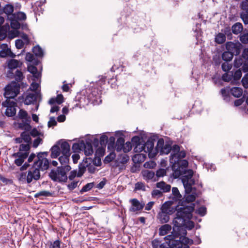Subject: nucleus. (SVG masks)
I'll return each mask as SVG.
<instances>
[{
  "instance_id": "obj_2",
  "label": "nucleus",
  "mask_w": 248,
  "mask_h": 248,
  "mask_svg": "<svg viewBox=\"0 0 248 248\" xmlns=\"http://www.w3.org/2000/svg\"><path fill=\"white\" fill-rule=\"evenodd\" d=\"M173 233L164 237L165 243L160 244V241L157 239H155L152 241L153 248H189L188 245L193 244V240L191 239L184 238V245L180 239H178L179 237L173 235ZM180 239V238H179Z\"/></svg>"
},
{
  "instance_id": "obj_11",
  "label": "nucleus",
  "mask_w": 248,
  "mask_h": 248,
  "mask_svg": "<svg viewBox=\"0 0 248 248\" xmlns=\"http://www.w3.org/2000/svg\"><path fill=\"white\" fill-rule=\"evenodd\" d=\"M29 156V153H22L18 152L12 155L13 157L16 158L14 163L18 167L21 166L24 163L25 160Z\"/></svg>"
},
{
  "instance_id": "obj_5",
  "label": "nucleus",
  "mask_w": 248,
  "mask_h": 248,
  "mask_svg": "<svg viewBox=\"0 0 248 248\" xmlns=\"http://www.w3.org/2000/svg\"><path fill=\"white\" fill-rule=\"evenodd\" d=\"M188 162L186 160L182 159L173 164L172 166L173 170V176L175 178H179L180 176L186 174L188 170H187Z\"/></svg>"
},
{
  "instance_id": "obj_38",
  "label": "nucleus",
  "mask_w": 248,
  "mask_h": 248,
  "mask_svg": "<svg viewBox=\"0 0 248 248\" xmlns=\"http://www.w3.org/2000/svg\"><path fill=\"white\" fill-rule=\"evenodd\" d=\"M221 57L223 61L227 62L232 61L233 56L232 52L225 51L222 54Z\"/></svg>"
},
{
  "instance_id": "obj_42",
  "label": "nucleus",
  "mask_w": 248,
  "mask_h": 248,
  "mask_svg": "<svg viewBox=\"0 0 248 248\" xmlns=\"http://www.w3.org/2000/svg\"><path fill=\"white\" fill-rule=\"evenodd\" d=\"M115 138L113 136L109 138L108 141V148L109 150H112L115 147Z\"/></svg>"
},
{
  "instance_id": "obj_45",
  "label": "nucleus",
  "mask_w": 248,
  "mask_h": 248,
  "mask_svg": "<svg viewBox=\"0 0 248 248\" xmlns=\"http://www.w3.org/2000/svg\"><path fill=\"white\" fill-rule=\"evenodd\" d=\"M220 93L221 94L222 97L224 100L226 102H228L230 101V94L229 92L227 91L225 88H222L220 90Z\"/></svg>"
},
{
  "instance_id": "obj_61",
  "label": "nucleus",
  "mask_w": 248,
  "mask_h": 248,
  "mask_svg": "<svg viewBox=\"0 0 248 248\" xmlns=\"http://www.w3.org/2000/svg\"><path fill=\"white\" fill-rule=\"evenodd\" d=\"M135 189L136 190H145V187L143 183L141 182H138L135 184Z\"/></svg>"
},
{
  "instance_id": "obj_43",
  "label": "nucleus",
  "mask_w": 248,
  "mask_h": 248,
  "mask_svg": "<svg viewBox=\"0 0 248 248\" xmlns=\"http://www.w3.org/2000/svg\"><path fill=\"white\" fill-rule=\"evenodd\" d=\"M30 143H27L26 144H21L19 148V152H24V153H29L31 149Z\"/></svg>"
},
{
  "instance_id": "obj_37",
  "label": "nucleus",
  "mask_w": 248,
  "mask_h": 248,
  "mask_svg": "<svg viewBox=\"0 0 248 248\" xmlns=\"http://www.w3.org/2000/svg\"><path fill=\"white\" fill-rule=\"evenodd\" d=\"M2 107L5 108L8 107H16L17 106V103L14 101H11L10 99H7L1 104Z\"/></svg>"
},
{
  "instance_id": "obj_49",
  "label": "nucleus",
  "mask_w": 248,
  "mask_h": 248,
  "mask_svg": "<svg viewBox=\"0 0 248 248\" xmlns=\"http://www.w3.org/2000/svg\"><path fill=\"white\" fill-rule=\"evenodd\" d=\"M235 46H236L235 44L231 42H227L226 44V51L232 52L234 50Z\"/></svg>"
},
{
  "instance_id": "obj_51",
  "label": "nucleus",
  "mask_w": 248,
  "mask_h": 248,
  "mask_svg": "<svg viewBox=\"0 0 248 248\" xmlns=\"http://www.w3.org/2000/svg\"><path fill=\"white\" fill-rule=\"evenodd\" d=\"M83 141L80 143H74L72 145V149L74 152L78 150H82Z\"/></svg>"
},
{
  "instance_id": "obj_53",
  "label": "nucleus",
  "mask_w": 248,
  "mask_h": 248,
  "mask_svg": "<svg viewBox=\"0 0 248 248\" xmlns=\"http://www.w3.org/2000/svg\"><path fill=\"white\" fill-rule=\"evenodd\" d=\"M18 116L20 119L27 120L29 119L28 118V113L26 111L23 109H20L18 112Z\"/></svg>"
},
{
  "instance_id": "obj_46",
  "label": "nucleus",
  "mask_w": 248,
  "mask_h": 248,
  "mask_svg": "<svg viewBox=\"0 0 248 248\" xmlns=\"http://www.w3.org/2000/svg\"><path fill=\"white\" fill-rule=\"evenodd\" d=\"M245 12L240 14V17L245 24H248V10H243Z\"/></svg>"
},
{
  "instance_id": "obj_1",
  "label": "nucleus",
  "mask_w": 248,
  "mask_h": 248,
  "mask_svg": "<svg viewBox=\"0 0 248 248\" xmlns=\"http://www.w3.org/2000/svg\"><path fill=\"white\" fill-rule=\"evenodd\" d=\"M194 208V204L179 208L173 221L174 226L171 233L179 237L178 239L180 238V239L184 245L185 243L183 239H189L186 237L187 234L186 229L190 230L194 227V223L190 220Z\"/></svg>"
},
{
  "instance_id": "obj_56",
  "label": "nucleus",
  "mask_w": 248,
  "mask_h": 248,
  "mask_svg": "<svg viewBox=\"0 0 248 248\" xmlns=\"http://www.w3.org/2000/svg\"><path fill=\"white\" fill-rule=\"evenodd\" d=\"M161 190L158 189H154L152 192V196L153 198H160L162 196L163 194Z\"/></svg>"
},
{
  "instance_id": "obj_22",
  "label": "nucleus",
  "mask_w": 248,
  "mask_h": 248,
  "mask_svg": "<svg viewBox=\"0 0 248 248\" xmlns=\"http://www.w3.org/2000/svg\"><path fill=\"white\" fill-rule=\"evenodd\" d=\"M170 215V214L160 211L158 214L157 218L161 223H166L169 221Z\"/></svg>"
},
{
  "instance_id": "obj_28",
  "label": "nucleus",
  "mask_w": 248,
  "mask_h": 248,
  "mask_svg": "<svg viewBox=\"0 0 248 248\" xmlns=\"http://www.w3.org/2000/svg\"><path fill=\"white\" fill-rule=\"evenodd\" d=\"M171 229V226L169 224H165L160 227L159 229V234L165 235L167 234Z\"/></svg>"
},
{
  "instance_id": "obj_21",
  "label": "nucleus",
  "mask_w": 248,
  "mask_h": 248,
  "mask_svg": "<svg viewBox=\"0 0 248 248\" xmlns=\"http://www.w3.org/2000/svg\"><path fill=\"white\" fill-rule=\"evenodd\" d=\"M187 196L185 197V200L183 201V205H182V207L189 206L191 204H193L192 203H190L193 202L195 201L196 198V194L195 193H192L191 194H188Z\"/></svg>"
},
{
  "instance_id": "obj_13",
  "label": "nucleus",
  "mask_w": 248,
  "mask_h": 248,
  "mask_svg": "<svg viewBox=\"0 0 248 248\" xmlns=\"http://www.w3.org/2000/svg\"><path fill=\"white\" fill-rule=\"evenodd\" d=\"M173 202L172 201H168L164 203L161 208L160 211L168 213L169 214H172L175 211H178V209L177 208L178 206H176L175 208L172 206Z\"/></svg>"
},
{
  "instance_id": "obj_3",
  "label": "nucleus",
  "mask_w": 248,
  "mask_h": 248,
  "mask_svg": "<svg viewBox=\"0 0 248 248\" xmlns=\"http://www.w3.org/2000/svg\"><path fill=\"white\" fill-rule=\"evenodd\" d=\"M70 155H62L59 158L61 166L55 169H52L49 173V177L54 182H66L67 180L66 173L71 169L67 164L69 162Z\"/></svg>"
},
{
  "instance_id": "obj_52",
  "label": "nucleus",
  "mask_w": 248,
  "mask_h": 248,
  "mask_svg": "<svg viewBox=\"0 0 248 248\" xmlns=\"http://www.w3.org/2000/svg\"><path fill=\"white\" fill-rule=\"evenodd\" d=\"M28 71L31 73L34 77L37 74V69L35 66L32 65H28Z\"/></svg>"
},
{
  "instance_id": "obj_63",
  "label": "nucleus",
  "mask_w": 248,
  "mask_h": 248,
  "mask_svg": "<svg viewBox=\"0 0 248 248\" xmlns=\"http://www.w3.org/2000/svg\"><path fill=\"white\" fill-rule=\"evenodd\" d=\"M16 17L18 20H24L26 19L27 17L26 14L24 13L19 12L17 13Z\"/></svg>"
},
{
  "instance_id": "obj_18",
  "label": "nucleus",
  "mask_w": 248,
  "mask_h": 248,
  "mask_svg": "<svg viewBox=\"0 0 248 248\" xmlns=\"http://www.w3.org/2000/svg\"><path fill=\"white\" fill-rule=\"evenodd\" d=\"M84 150L86 155L89 156L93 153V150L91 142L87 141L85 143L83 141L82 150Z\"/></svg>"
},
{
  "instance_id": "obj_60",
  "label": "nucleus",
  "mask_w": 248,
  "mask_h": 248,
  "mask_svg": "<svg viewBox=\"0 0 248 248\" xmlns=\"http://www.w3.org/2000/svg\"><path fill=\"white\" fill-rule=\"evenodd\" d=\"M166 175V170L164 169H159L156 172V176L157 177H163Z\"/></svg>"
},
{
  "instance_id": "obj_30",
  "label": "nucleus",
  "mask_w": 248,
  "mask_h": 248,
  "mask_svg": "<svg viewBox=\"0 0 248 248\" xmlns=\"http://www.w3.org/2000/svg\"><path fill=\"white\" fill-rule=\"evenodd\" d=\"M31 121L30 117H29V119L25 120V122L23 120L22 123L19 124V127L22 129H24L29 130L31 128V126L30 124Z\"/></svg>"
},
{
  "instance_id": "obj_48",
  "label": "nucleus",
  "mask_w": 248,
  "mask_h": 248,
  "mask_svg": "<svg viewBox=\"0 0 248 248\" xmlns=\"http://www.w3.org/2000/svg\"><path fill=\"white\" fill-rule=\"evenodd\" d=\"M51 193L47 191H40L37 193H36L34 195V197L36 198L39 197L40 196H44V197H49L51 196Z\"/></svg>"
},
{
  "instance_id": "obj_39",
  "label": "nucleus",
  "mask_w": 248,
  "mask_h": 248,
  "mask_svg": "<svg viewBox=\"0 0 248 248\" xmlns=\"http://www.w3.org/2000/svg\"><path fill=\"white\" fill-rule=\"evenodd\" d=\"M3 12L8 16H11L14 12V6L10 4H6L3 9Z\"/></svg>"
},
{
  "instance_id": "obj_32",
  "label": "nucleus",
  "mask_w": 248,
  "mask_h": 248,
  "mask_svg": "<svg viewBox=\"0 0 248 248\" xmlns=\"http://www.w3.org/2000/svg\"><path fill=\"white\" fill-rule=\"evenodd\" d=\"M226 41V36L224 33H218L215 37V41L218 44H222Z\"/></svg>"
},
{
  "instance_id": "obj_59",
  "label": "nucleus",
  "mask_w": 248,
  "mask_h": 248,
  "mask_svg": "<svg viewBox=\"0 0 248 248\" xmlns=\"http://www.w3.org/2000/svg\"><path fill=\"white\" fill-rule=\"evenodd\" d=\"M196 213L200 215L201 216H204L206 213V208L204 206H202L199 208Z\"/></svg>"
},
{
  "instance_id": "obj_7",
  "label": "nucleus",
  "mask_w": 248,
  "mask_h": 248,
  "mask_svg": "<svg viewBox=\"0 0 248 248\" xmlns=\"http://www.w3.org/2000/svg\"><path fill=\"white\" fill-rule=\"evenodd\" d=\"M40 170H42L39 164H35L34 162L32 166L27 171V183L30 184L33 180L36 181L39 180L41 177Z\"/></svg>"
},
{
  "instance_id": "obj_12",
  "label": "nucleus",
  "mask_w": 248,
  "mask_h": 248,
  "mask_svg": "<svg viewBox=\"0 0 248 248\" xmlns=\"http://www.w3.org/2000/svg\"><path fill=\"white\" fill-rule=\"evenodd\" d=\"M93 162V159L90 157L84 158L82 162L80 163L78 165L79 170L77 174V176L78 177H81L85 172L87 166L92 163Z\"/></svg>"
},
{
  "instance_id": "obj_64",
  "label": "nucleus",
  "mask_w": 248,
  "mask_h": 248,
  "mask_svg": "<svg viewBox=\"0 0 248 248\" xmlns=\"http://www.w3.org/2000/svg\"><path fill=\"white\" fill-rule=\"evenodd\" d=\"M240 41L243 44L248 43V33H244L240 37Z\"/></svg>"
},
{
  "instance_id": "obj_36",
  "label": "nucleus",
  "mask_w": 248,
  "mask_h": 248,
  "mask_svg": "<svg viewBox=\"0 0 248 248\" xmlns=\"http://www.w3.org/2000/svg\"><path fill=\"white\" fill-rule=\"evenodd\" d=\"M23 140L26 143L31 144V138L30 134L26 131H23L20 134Z\"/></svg>"
},
{
  "instance_id": "obj_54",
  "label": "nucleus",
  "mask_w": 248,
  "mask_h": 248,
  "mask_svg": "<svg viewBox=\"0 0 248 248\" xmlns=\"http://www.w3.org/2000/svg\"><path fill=\"white\" fill-rule=\"evenodd\" d=\"M26 172H21L18 177V180L22 184L27 183V175Z\"/></svg>"
},
{
  "instance_id": "obj_55",
  "label": "nucleus",
  "mask_w": 248,
  "mask_h": 248,
  "mask_svg": "<svg viewBox=\"0 0 248 248\" xmlns=\"http://www.w3.org/2000/svg\"><path fill=\"white\" fill-rule=\"evenodd\" d=\"M242 85L245 89L248 88V73H247L241 80Z\"/></svg>"
},
{
  "instance_id": "obj_14",
  "label": "nucleus",
  "mask_w": 248,
  "mask_h": 248,
  "mask_svg": "<svg viewBox=\"0 0 248 248\" xmlns=\"http://www.w3.org/2000/svg\"><path fill=\"white\" fill-rule=\"evenodd\" d=\"M131 142L133 146H134V150L135 152L140 153L143 151V149H140L142 145V139L138 136H134L132 138Z\"/></svg>"
},
{
  "instance_id": "obj_6",
  "label": "nucleus",
  "mask_w": 248,
  "mask_h": 248,
  "mask_svg": "<svg viewBox=\"0 0 248 248\" xmlns=\"http://www.w3.org/2000/svg\"><path fill=\"white\" fill-rule=\"evenodd\" d=\"M193 175V171L192 170H188L186 174L182 175V182L186 194H190L193 189L192 186L195 184V180L192 178Z\"/></svg>"
},
{
  "instance_id": "obj_23",
  "label": "nucleus",
  "mask_w": 248,
  "mask_h": 248,
  "mask_svg": "<svg viewBox=\"0 0 248 248\" xmlns=\"http://www.w3.org/2000/svg\"><path fill=\"white\" fill-rule=\"evenodd\" d=\"M61 152L62 155H70V145L66 141L62 142L61 144Z\"/></svg>"
},
{
  "instance_id": "obj_15",
  "label": "nucleus",
  "mask_w": 248,
  "mask_h": 248,
  "mask_svg": "<svg viewBox=\"0 0 248 248\" xmlns=\"http://www.w3.org/2000/svg\"><path fill=\"white\" fill-rule=\"evenodd\" d=\"M130 202L132 204L131 207L129 208V211L130 212H135L140 211L145 205L144 203H140L137 199H131Z\"/></svg>"
},
{
  "instance_id": "obj_4",
  "label": "nucleus",
  "mask_w": 248,
  "mask_h": 248,
  "mask_svg": "<svg viewBox=\"0 0 248 248\" xmlns=\"http://www.w3.org/2000/svg\"><path fill=\"white\" fill-rule=\"evenodd\" d=\"M20 88L18 83L16 81H12L4 88V97L7 99H14L19 93Z\"/></svg>"
},
{
  "instance_id": "obj_9",
  "label": "nucleus",
  "mask_w": 248,
  "mask_h": 248,
  "mask_svg": "<svg viewBox=\"0 0 248 248\" xmlns=\"http://www.w3.org/2000/svg\"><path fill=\"white\" fill-rule=\"evenodd\" d=\"M48 154V152H47L39 153L36 156L37 159L34 161L35 164H39V166L41 168L42 171L46 170L49 168V162L46 157Z\"/></svg>"
},
{
  "instance_id": "obj_8",
  "label": "nucleus",
  "mask_w": 248,
  "mask_h": 248,
  "mask_svg": "<svg viewBox=\"0 0 248 248\" xmlns=\"http://www.w3.org/2000/svg\"><path fill=\"white\" fill-rule=\"evenodd\" d=\"M171 152V144L169 142L165 143L164 140L162 138L157 140V144L155 148L154 156H155L157 153L160 155H167Z\"/></svg>"
},
{
  "instance_id": "obj_58",
  "label": "nucleus",
  "mask_w": 248,
  "mask_h": 248,
  "mask_svg": "<svg viewBox=\"0 0 248 248\" xmlns=\"http://www.w3.org/2000/svg\"><path fill=\"white\" fill-rule=\"evenodd\" d=\"M10 51V48L2 49L0 51V58H5L8 56Z\"/></svg>"
},
{
  "instance_id": "obj_50",
  "label": "nucleus",
  "mask_w": 248,
  "mask_h": 248,
  "mask_svg": "<svg viewBox=\"0 0 248 248\" xmlns=\"http://www.w3.org/2000/svg\"><path fill=\"white\" fill-rule=\"evenodd\" d=\"M115 154L114 153H111L106 156L104 160L105 163H108L112 161L115 157Z\"/></svg>"
},
{
  "instance_id": "obj_25",
  "label": "nucleus",
  "mask_w": 248,
  "mask_h": 248,
  "mask_svg": "<svg viewBox=\"0 0 248 248\" xmlns=\"http://www.w3.org/2000/svg\"><path fill=\"white\" fill-rule=\"evenodd\" d=\"M37 96L35 93H29L28 94L24 100L25 105H30L36 101Z\"/></svg>"
},
{
  "instance_id": "obj_16",
  "label": "nucleus",
  "mask_w": 248,
  "mask_h": 248,
  "mask_svg": "<svg viewBox=\"0 0 248 248\" xmlns=\"http://www.w3.org/2000/svg\"><path fill=\"white\" fill-rule=\"evenodd\" d=\"M186 155V154L185 151H179V152L176 154L170 155V162L172 164H176V162L185 157Z\"/></svg>"
},
{
  "instance_id": "obj_20",
  "label": "nucleus",
  "mask_w": 248,
  "mask_h": 248,
  "mask_svg": "<svg viewBox=\"0 0 248 248\" xmlns=\"http://www.w3.org/2000/svg\"><path fill=\"white\" fill-rule=\"evenodd\" d=\"M172 193L174 197L173 200L175 201H178V203L181 205H183L184 202H182V195L179 192L178 188L173 187L172 188Z\"/></svg>"
},
{
  "instance_id": "obj_17",
  "label": "nucleus",
  "mask_w": 248,
  "mask_h": 248,
  "mask_svg": "<svg viewBox=\"0 0 248 248\" xmlns=\"http://www.w3.org/2000/svg\"><path fill=\"white\" fill-rule=\"evenodd\" d=\"M22 63L20 62L18 60L13 59L10 60L7 63V66L10 70L8 71L9 74H13L12 71L10 70H13L17 67H20L22 65Z\"/></svg>"
},
{
  "instance_id": "obj_62",
  "label": "nucleus",
  "mask_w": 248,
  "mask_h": 248,
  "mask_svg": "<svg viewBox=\"0 0 248 248\" xmlns=\"http://www.w3.org/2000/svg\"><path fill=\"white\" fill-rule=\"evenodd\" d=\"M123 151L124 153H127L130 151L132 148L131 143L130 142H126L125 144L124 143Z\"/></svg>"
},
{
  "instance_id": "obj_33",
  "label": "nucleus",
  "mask_w": 248,
  "mask_h": 248,
  "mask_svg": "<svg viewBox=\"0 0 248 248\" xmlns=\"http://www.w3.org/2000/svg\"><path fill=\"white\" fill-rule=\"evenodd\" d=\"M15 17V16L14 15H12V16L10 17V20H11V27L13 29L17 30L20 28V24L18 21L14 19Z\"/></svg>"
},
{
  "instance_id": "obj_34",
  "label": "nucleus",
  "mask_w": 248,
  "mask_h": 248,
  "mask_svg": "<svg viewBox=\"0 0 248 248\" xmlns=\"http://www.w3.org/2000/svg\"><path fill=\"white\" fill-rule=\"evenodd\" d=\"M108 137L105 135H102L100 138V144L102 148H98V150H99L100 151L104 152V149L103 147H106V144L108 143Z\"/></svg>"
},
{
  "instance_id": "obj_29",
  "label": "nucleus",
  "mask_w": 248,
  "mask_h": 248,
  "mask_svg": "<svg viewBox=\"0 0 248 248\" xmlns=\"http://www.w3.org/2000/svg\"><path fill=\"white\" fill-rule=\"evenodd\" d=\"M232 94L235 97H240L243 93L242 89L240 87H235L231 89Z\"/></svg>"
},
{
  "instance_id": "obj_40",
  "label": "nucleus",
  "mask_w": 248,
  "mask_h": 248,
  "mask_svg": "<svg viewBox=\"0 0 248 248\" xmlns=\"http://www.w3.org/2000/svg\"><path fill=\"white\" fill-rule=\"evenodd\" d=\"M25 59L27 61L33 62L35 65H37L38 64V60H35L33 55L30 52H28L26 54Z\"/></svg>"
},
{
  "instance_id": "obj_10",
  "label": "nucleus",
  "mask_w": 248,
  "mask_h": 248,
  "mask_svg": "<svg viewBox=\"0 0 248 248\" xmlns=\"http://www.w3.org/2000/svg\"><path fill=\"white\" fill-rule=\"evenodd\" d=\"M155 140V139L150 138L148 139L147 141L142 143L140 149H143V151L146 153H149V155L152 154L154 157V152H155L154 145Z\"/></svg>"
},
{
  "instance_id": "obj_41",
  "label": "nucleus",
  "mask_w": 248,
  "mask_h": 248,
  "mask_svg": "<svg viewBox=\"0 0 248 248\" xmlns=\"http://www.w3.org/2000/svg\"><path fill=\"white\" fill-rule=\"evenodd\" d=\"M5 114L8 117H13L16 113V108L14 107H6Z\"/></svg>"
},
{
  "instance_id": "obj_24",
  "label": "nucleus",
  "mask_w": 248,
  "mask_h": 248,
  "mask_svg": "<svg viewBox=\"0 0 248 248\" xmlns=\"http://www.w3.org/2000/svg\"><path fill=\"white\" fill-rule=\"evenodd\" d=\"M51 157L52 158H56L59 156L61 154V149L59 145L55 144L53 145L51 149Z\"/></svg>"
},
{
  "instance_id": "obj_19",
  "label": "nucleus",
  "mask_w": 248,
  "mask_h": 248,
  "mask_svg": "<svg viewBox=\"0 0 248 248\" xmlns=\"http://www.w3.org/2000/svg\"><path fill=\"white\" fill-rule=\"evenodd\" d=\"M156 187L159 188L162 193H166L170 191L171 186L169 184H166L164 181H161L156 184Z\"/></svg>"
},
{
  "instance_id": "obj_31",
  "label": "nucleus",
  "mask_w": 248,
  "mask_h": 248,
  "mask_svg": "<svg viewBox=\"0 0 248 248\" xmlns=\"http://www.w3.org/2000/svg\"><path fill=\"white\" fill-rule=\"evenodd\" d=\"M142 174L145 179L150 180L153 179L155 177V172L152 170H145L142 171Z\"/></svg>"
},
{
  "instance_id": "obj_27",
  "label": "nucleus",
  "mask_w": 248,
  "mask_h": 248,
  "mask_svg": "<svg viewBox=\"0 0 248 248\" xmlns=\"http://www.w3.org/2000/svg\"><path fill=\"white\" fill-rule=\"evenodd\" d=\"M124 138L122 137H119L116 143L115 144V149L116 151L118 152H119L121 151V150L123 149L124 150Z\"/></svg>"
},
{
  "instance_id": "obj_47",
  "label": "nucleus",
  "mask_w": 248,
  "mask_h": 248,
  "mask_svg": "<svg viewBox=\"0 0 248 248\" xmlns=\"http://www.w3.org/2000/svg\"><path fill=\"white\" fill-rule=\"evenodd\" d=\"M15 78L16 82L17 83L22 80L23 78V74L20 70H17L16 71V74L15 75Z\"/></svg>"
},
{
  "instance_id": "obj_57",
  "label": "nucleus",
  "mask_w": 248,
  "mask_h": 248,
  "mask_svg": "<svg viewBox=\"0 0 248 248\" xmlns=\"http://www.w3.org/2000/svg\"><path fill=\"white\" fill-rule=\"evenodd\" d=\"M242 77V72L240 69L237 70L233 76V80L238 81Z\"/></svg>"
},
{
  "instance_id": "obj_44",
  "label": "nucleus",
  "mask_w": 248,
  "mask_h": 248,
  "mask_svg": "<svg viewBox=\"0 0 248 248\" xmlns=\"http://www.w3.org/2000/svg\"><path fill=\"white\" fill-rule=\"evenodd\" d=\"M94 186V183H90L85 185L80 190V193L82 194L83 192H87L91 190Z\"/></svg>"
},
{
  "instance_id": "obj_26",
  "label": "nucleus",
  "mask_w": 248,
  "mask_h": 248,
  "mask_svg": "<svg viewBox=\"0 0 248 248\" xmlns=\"http://www.w3.org/2000/svg\"><path fill=\"white\" fill-rule=\"evenodd\" d=\"M243 26L241 23L237 22L232 27V32L234 34H238L242 31Z\"/></svg>"
},
{
  "instance_id": "obj_35",
  "label": "nucleus",
  "mask_w": 248,
  "mask_h": 248,
  "mask_svg": "<svg viewBox=\"0 0 248 248\" xmlns=\"http://www.w3.org/2000/svg\"><path fill=\"white\" fill-rule=\"evenodd\" d=\"M32 52L37 57H42L43 56V51L39 45H37L32 48Z\"/></svg>"
}]
</instances>
